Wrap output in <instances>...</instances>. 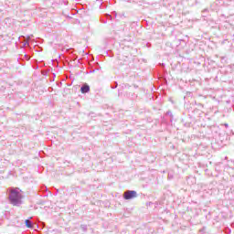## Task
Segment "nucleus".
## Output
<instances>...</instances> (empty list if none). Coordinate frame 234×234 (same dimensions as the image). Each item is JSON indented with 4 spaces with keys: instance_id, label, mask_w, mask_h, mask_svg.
I'll list each match as a JSON object with an SVG mask.
<instances>
[{
    "instance_id": "f257e3e1",
    "label": "nucleus",
    "mask_w": 234,
    "mask_h": 234,
    "mask_svg": "<svg viewBox=\"0 0 234 234\" xmlns=\"http://www.w3.org/2000/svg\"><path fill=\"white\" fill-rule=\"evenodd\" d=\"M21 193H19V188H10L9 189V201L13 206H17L21 204Z\"/></svg>"
},
{
    "instance_id": "f03ea898",
    "label": "nucleus",
    "mask_w": 234,
    "mask_h": 234,
    "mask_svg": "<svg viewBox=\"0 0 234 234\" xmlns=\"http://www.w3.org/2000/svg\"><path fill=\"white\" fill-rule=\"evenodd\" d=\"M136 197H138V195L134 190H128L123 194V197L125 200H131V198H136Z\"/></svg>"
},
{
    "instance_id": "7ed1b4c3",
    "label": "nucleus",
    "mask_w": 234,
    "mask_h": 234,
    "mask_svg": "<svg viewBox=\"0 0 234 234\" xmlns=\"http://www.w3.org/2000/svg\"><path fill=\"white\" fill-rule=\"evenodd\" d=\"M90 90V87L88 84H84L81 88H80V91L82 94H86V92H89Z\"/></svg>"
},
{
    "instance_id": "20e7f679",
    "label": "nucleus",
    "mask_w": 234,
    "mask_h": 234,
    "mask_svg": "<svg viewBox=\"0 0 234 234\" xmlns=\"http://www.w3.org/2000/svg\"><path fill=\"white\" fill-rule=\"evenodd\" d=\"M25 224H26L27 228H32V222H30V220L26 219Z\"/></svg>"
}]
</instances>
